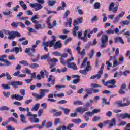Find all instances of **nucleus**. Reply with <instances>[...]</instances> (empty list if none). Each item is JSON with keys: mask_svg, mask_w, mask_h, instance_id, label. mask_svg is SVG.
Returning <instances> with one entry per match:
<instances>
[{"mask_svg": "<svg viewBox=\"0 0 130 130\" xmlns=\"http://www.w3.org/2000/svg\"><path fill=\"white\" fill-rule=\"evenodd\" d=\"M23 83L20 81H14L11 82H8V84H2L1 86L2 87L3 90H10L11 86H9L10 85L12 86L14 89H18L19 86H23Z\"/></svg>", "mask_w": 130, "mask_h": 130, "instance_id": "f257e3e1", "label": "nucleus"}, {"mask_svg": "<svg viewBox=\"0 0 130 130\" xmlns=\"http://www.w3.org/2000/svg\"><path fill=\"white\" fill-rule=\"evenodd\" d=\"M8 56L7 55H3L0 56V61L1 62H4L6 64H3L2 63H0V67H4V66H6V67H9V66H11L12 62H10V61L5 59V58H7Z\"/></svg>", "mask_w": 130, "mask_h": 130, "instance_id": "f03ea898", "label": "nucleus"}, {"mask_svg": "<svg viewBox=\"0 0 130 130\" xmlns=\"http://www.w3.org/2000/svg\"><path fill=\"white\" fill-rule=\"evenodd\" d=\"M126 100V103H122V101H116L115 103V104L116 105H118V107H124L125 106H128L130 104V100H128L126 99V98L123 99V102L125 101Z\"/></svg>", "mask_w": 130, "mask_h": 130, "instance_id": "7ed1b4c3", "label": "nucleus"}, {"mask_svg": "<svg viewBox=\"0 0 130 130\" xmlns=\"http://www.w3.org/2000/svg\"><path fill=\"white\" fill-rule=\"evenodd\" d=\"M32 95L34 97L36 98V100H40L45 96V92L43 89H40V94L32 93Z\"/></svg>", "mask_w": 130, "mask_h": 130, "instance_id": "20e7f679", "label": "nucleus"}, {"mask_svg": "<svg viewBox=\"0 0 130 130\" xmlns=\"http://www.w3.org/2000/svg\"><path fill=\"white\" fill-rule=\"evenodd\" d=\"M26 3L29 4V6L31 7V8H35V11H39V10H41V9L43 8V6H42V5L39 3H30L29 1H26Z\"/></svg>", "mask_w": 130, "mask_h": 130, "instance_id": "39448f33", "label": "nucleus"}, {"mask_svg": "<svg viewBox=\"0 0 130 130\" xmlns=\"http://www.w3.org/2000/svg\"><path fill=\"white\" fill-rule=\"evenodd\" d=\"M108 41V37L107 35L103 36L101 38V44L100 46V48H104L107 46L106 42Z\"/></svg>", "mask_w": 130, "mask_h": 130, "instance_id": "423d86ee", "label": "nucleus"}, {"mask_svg": "<svg viewBox=\"0 0 130 130\" xmlns=\"http://www.w3.org/2000/svg\"><path fill=\"white\" fill-rule=\"evenodd\" d=\"M107 87L110 89L116 88V86L115 85V80L114 79H112L107 81Z\"/></svg>", "mask_w": 130, "mask_h": 130, "instance_id": "0eeeda50", "label": "nucleus"}, {"mask_svg": "<svg viewBox=\"0 0 130 130\" xmlns=\"http://www.w3.org/2000/svg\"><path fill=\"white\" fill-rule=\"evenodd\" d=\"M123 16H124V12L122 11L115 18L114 23H115V24H117V23L119 22L120 19H121Z\"/></svg>", "mask_w": 130, "mask_h": 130, "instance_id": "6e6552de", "label": "nucleus"}, {"mask_svg": "<svg viewBox=\"0 0 130 130\" xmlns=\"http://www.w3.org/2000/svg\"><path fill=\"white\" fill-rule=\"evenodd\" d=\"M67 67L69 69H72L73 71H77V70H78V67H77L75 62L68 63Z\"/></svg>", "mask_w": 130, "mask_h": 130, "instance_id": "1a4fd4ad", "label": "nucleus"}, {"mask_svg": "<svg viewBox=\"0 0 130 130\" xmlns=\"http://www.w3.org/2000/svg\"><path fill=\"white\" fill-rule=\"evenodd\" d=\"M75 112H79L80 113H84L85 111H88V108H84L82 109V107H79L75 109Z\"/></svg>", "mask_w": 130, "mask_h": 130, "instance_id": "9d476101", "label": "nucleus"}, {"mask_svg": "<svg viewBox=\"0 0 130 130\" xmlns=\"http://www.w3.org/2000/svg\"><path fill=\"white\" fill-rule=\"evenodd\" d=\"M42 46H44V50H45V51L48 52V48H47V47H48V46H49V42H43L42 43Z\"/></svg>", "mask_w": 130, "mask_h": 130, "instance_id": "9b49d317", "label": "nucleus"}, {"mask_svg": "<svg viewBox=\"0 0 130 130\" xmlns=\"http://www.w3.org/2000/svg\"><path fill=\"white\" fill-rule=\"evenodd\" d=\"M116 125V118H113L111 120V123L109 125V128H111L112 126H115Z\"/></svg>", "mask_w": 130, "mask_h": 130, "instance_id": "f8f14e48", "label": "nucleus"}, {"mask_svg": "<svg viewBox=\"0 0 130 130\" xmlns=\"http://www.w3.org/2000/svg\"><path fill=\"white\" fill-rule=\"evenodd\" d=\"M16 37H21V34L18 31H12V39H15Z\"/></svg>", "mask_w": 130, "mask_h": 130, "instance_id": "ddd939ff", "label": "nucleus"}, {"mask_svg": "<svg viewBox=\"0 0 130 130\" xmlns=\"http://www.w3.org/2000/svg\"><path fill=\"white\" fill-rule=\"evenodd\" d=\"M4 33H5V34H6V35L9 36L7 38L8 39H9V40H12V37H13V36H12L13 31H10L9 30H5Z\"/></svg>", "mask_w": 130, "mask_h": 130, "instance_id": "4468645a", "label": "nucleus"}, {"mask_svg": "<svg viewBox=\"0 0 130 130\" xmlns=\"http://www.w3.org/2000/svg\"><path fill=\"white\" fill-rule=\"evenodd\" d=\"M120 117L122 118V119H125V118L130 119V114L127 113H125V114H120Z\"/></svg>", "mask_w": 130, "mask_h": 130, "instance_id": "2eb2a0df", "label": "nucleus"}, {"mask_svg": "<svg viewBox=\"0 0 130 130\" xmlns=\"http://www.w3.org/2000/svg\"><path fill=\"white\" fill-rule=\"evenodd\" d=\"M61 48V44L60 41H57L54 45V49H57L58 48Z\"/></svg>", "mask_w": 130, "mask_h": 130, "instance_id": "dca6fc26", "label": "nucleus"}, {"mask_svg": "<svg viewBox=\"0 0 130 130\" xmlns=\"http://www.w3.org/2000/svg\"><path fill=\"white\" fill-rule=\"evenodd\" d=\"M29 120L31 122H35V123H39V121H40V120H39V119L36 118V117H30L29 118Z\"/></svg>", "mask_w": 130, "mask_h": 130, "instance_id": "f3484780", "label": "nucleus"}, {"mask_svg": "<svg viewBox=\"0 0 130 130\" xmlns=\"http://www.w3.org/2000/svg\"><path fill=\"white\" fill-rule=\"evenodd\" d=\"M40 106V104L37 103L31 109V111H37L39 109V107Z\"/></svg>", "mask_w": 130, "mask_h": 130, "instance_id": "a211bd4d", "label": "nucleus"}, {"mask_svg": "<svg viewBox=\"0 0 130 130\" xmlns=\"http://www.w3.org/2000/svg\"><path fill=\"white\" fill-rule=\"evenodd\" d=\"M19 4L20 5L21 7L22 8L23 10H24L25 11L27 10V5H26V4H25L24 1H19Z\"/></svg>", "mask_w": 130, "mask_h": 130, "instance_id": "6ab92c4d", "label": "nucleus"}, {"mask_svg": "<svg viewBox=\"0 0 130 130\" xmlns=\"http://www.w3.org/2000/svg\"><path fill=\"white\" fill-rule=\"evenodd\" d=\"M119 64V62H118V61L117 60V58H116V56H114V61L113 63V68H115V67H117Z\"/></svg>", "mask_w": 130, "mask_h": 130, "instance_id": "aec40b11", "label": "nucleus"}, {"mask_svg": "<svg viewBox=\"0 0 130 130\" xmlns=\"http://www.w3.org/2000/svg\"><path fill=\"white\" fill-rule=\"evenodd\" d=\"M20 120L22 123L26 124L27 123V121L26 120V117L23 114L20 115Z\"/></svg>", "mask_w": 130, "mask_h": 130, "instance_id": "412c9836", "label": "nucleus"}, {"mask_svg": "<svg viewBox=\"0 0 130 130\" xmlns=\"http://www.w3.org/2000/svg\"><path fill=\"white\" fill-rule=\"evenodd\" d=\"M94 101L92 100H90L88 101H87L85 106H84V108H88V107H89V106H90V105H91L92 103H93Z\"/></svg>", "mask_w": 130, "mask_h": 130, "instance_id": "4be33fe9", "label": "nucleus"}, {"mask_svg": "<svg viewBox=\"0 0 130 130\" xmlns=\"http://www.w3.org/2000/svg\"><path fill=\"white\" fill-rule=\"evenodd\" d=\"M11 52H16V54H18L19 51H20V48L19 47H14L11 50Z\"/></svg>", "mask_w": 130, "mask_h": 130, "instance_id": "5701e85b", "label": "nucleus"}, {"mask_svg": "<svg viewBox=\"0 0 130 130\" xmlns=\"http://www.w3.org/2000/svg\"><path fill=\"white\" fill-rule=\"evenodd\" d=\"M72 20L71 18H69L67 20V22H65L66 27H68L69 25L70 27H72Z\"/></svg>", "mask_w": 130, "mask_h": 130, "instance_id": "b1692460", "label": "nucleus"}, {"mask_svg": "<svg viewBox=\"0 0 130 130\" xmlns=\"http://www.w3.org/2000/svg\"><path fill=\"white\" fill-rule=\"evenodd\" d=\"M74 105H83V102L80 100L75 101L73 102Z\"/></svg>", "mask_w": 130, "mask_h": 130, "instance_id": "393cba45", "label": "nucleus"}, {"mask_svg": "<svg viewBox=\"0 0 130 130\" xmlns=\"http://www.w3.org/2000/svg\"><path fill=\"white\" fill-rule=\"evenodd\" d=\"M90 61H88L87 62V66L86 67V70L87 72H89V71H91V70H92V67H91V66H90Z\"/></svg>", "mask_w": 130, "mask_h": 130, "instance_id": "a878e982", "label": "nucleus"}, {"mask_svg": "<svg viewBox=\"0 0 130 130\" xmlns=\"http://www.w3.org/2000/svg\"><path fill=\"white\" fill-rule=\"evenodd\" d=\"M72 122L79 124V123H81V122H82V120H81V119H73L72 120Z\"/></svg>", "mask_w": 130, "mask_h": 130, "instance_id": "bb28decb", "label": "nucleus"}, {"mask_svg": "<svg viewBox=\"0 0 130 130\" xmlns=\"http://www.w3.org/2000/svg\"><path fill=\"white\" fill-rule=\"evenodd\" d=\"M48 4L49 6H53L56 4V1L55 0L49 1L48 2Z\"/></svg>", "mask_w": 130, "mask_h": 130, "instance_id": "cd10ccee", "label": "nucleus"}, {"mask_svg": "<svg viewBox=\"0 0 130 130\" xmlns=\"http://www.w3.org/2000/svg\"><path fill=\"white\" fill-rule=\"evenodd\" d=\"M38 19H39V18L37 17L36 15H35L32 17L31 21L32 23H34V24H35V23H37L38 21H36V20H38Z\"/></svg>", "mask_w": 130, "mask_h": 130, "instance_id": "c85d7f7f", "label": "nucleus"}, {"mask_svg": "<svg viewBox=\"0 0 130 130\" xmlns=\"http://www.w3.org/2000/svg\"><path fill=\"white\" fill-rule=\"evenodd\" d=\"M26 116H29V117H37V114H32V112H28L26 115Z\"/></svg>", "mask_w": 130, "mask_h": 130, "instance_id": "c756f323", "label": "nucleus"}, {"mask_svg": "<svg viewBox=\"0 0 130 130\" xmlns=\"http://www.w3.org/2000/svg\"><path fill=\"white\" fill-rule=\"evenodd\" d=\"M5 76H6V79L7 81H11L12 80V77L8 72L5 73Z\"/></svg>", "mask_w": 130, "mask_h": 130, "instance_id": "7c9ffc66", "label": "nucleus"}, {"mask_svg": "<svg viewBox=\"0 0 130 130\" xmlns=\"http://www.w3.org/2000/svg\"><path fill=\"white\" fill-rule=\"evenodd\" d=\"M39 64L38 63H32L29 65V68H31V69H36V68H39Z\"/></svg>", "mask_w": 130, "mask_h": 130, "instance_id": "2f4dec72", "label": "nucleus"}, {"mask_svg": "<svg viewBox=\"0 0 130 130\" xmlns=\"http://www.w3.org/2000/svg\"><path fill=\"white\" fill-rule=\"evenodd\" d=\"M35 27H36V29L37 30H39V29H42V25H41V24H38V23H35Z\"/></svg>", "mask_w": 130, "mask_h": 130, "instance_id": "473e14b6", "label": "nucleus"}, {"mask_svg": "<svg viewBox=\"0 0 130 130\" xmlns=\"http://www.w3.org/2000/svg\"><path fill=\"white\" fill-rule=\"evenodd\" d=\"M49 42V47H52L54 45V43H55V40H51L50 41H48Z\"/></svg>", "mask_w": 130, "mask_h": 130, "instance_id": "72a5a7b5", "label": "nucleus"}, {"mask_svg": "<svg viewBox=\"0 0 130 130\" xmlns=\"http://www.w3.org/2000/svg\"><path fill=\"white\" fill-rule=\"evenodd\" d=\"M16 100H23V99H24V96H22L20 94H16Z\"/></svg>", "mask_w": 130, "mask_h": 130, "instance_id": "f704fd0d", "label": "nucleus"}, {"mask_svg": "<svg viewBox=\"0 0 130 130\" xmlns=\"http://www.w3.org/2000/svg\"><path fill=\"white\" fill-rule=\"evenodd\" d=\"M90 86L91 88H101V86L98 84L91 83Z\"/></svg>", "mask_w": 130, "mask_h": 130, "instance_id": "c9c22d12", "label": "nucleus"}, {"mask_svg": "<svg viewBox=\"0 0 130 130\" xmlns=\"http://www.w3.org/2000/svg\"><path fill=\"white\" fill-rule=\"evenodd\" d=\"M22 73H24V74H28V75L31 74V70H30L28 68H26L25 70H23Z\"/></svg>", "mask_w": 130, "mask_h": 130, "instance_id": "e433bc0d", "label": "nucleus"}, {"mask_svg": "<svg viewBox=\"0 0 130 130\" xmlns=\"http://www.w3.org/2000/svg\"><path fill=\"white\" fill-rule=\"evenodd\" d=\"M124 26L130 25V21L128 20L123 21L121 22Z\"/></svg>", "mask_w": 130, "mask_h": 130, "instance_id": "4c0bfd02", "label": "nucleus"}, {"mask_svg": "<svg viewBox=\"0 0 130 130\" xmlns=\"http://www.w3.org/2000/svg\"><path fill=\"white\" fill-rule=\"evenodd\" d=\"M100 6H101V5L99 2H96L94 4V9H100Z\"/></svg>", "mask_w": 130, "mask_h": 130, "instance_id": "58836bf2", "label": "nucleus"}, {"mask_svg": "<svg viewBox=\"0 0 130 130\" xmlns=\"http://www.w3.org/2000/svg\"><path fill=\"white\" fill-rule=\"evenodd\" d=\"M0 110L1 111H4V110L8 111L9 110V107H8L7 106H3L0 107Z\"/></svg>", "mask_w": 130, "mask_h": 130, "instance_id": "ea45409f", "label": "nucleus"}, {"mask_svg": "<svg viewBox=\"0 0 130 130\" xmlns=\"http://www.w3.org/2000/svg\"><path fill=\"white\" fill-rule=\"evenodd\" d=\"M11 26L14 28H18L19 26V22H14L11 24Z\"/></svg>", "mask_w": 130, "mask_h": 130, "instance_id": "a19ab883", "label": "nucleus"}, {"mask_svg": "<svg viewBox=\"0 0 130 130\" xmlns=\"http://www.w3.org/2000/svg\"><path fill=\"white\" fill-rule=\"evenodd\" d=\"M63 113H64V114H66V115H68L70 113V111H71V110H70L68 108H64L63 110Z\"/></svg>", "mask_w": 130, "mask_h": 130, "instance_id": "79ce46f5", "label": "nucleus"}, {"mask_svg": "<svg viewBox=\"0 0 130 130\" xmlns=\"http://www.w3.org/2000/svg\"><path fill=\"white\" fill-rule=\"evenodd\" d=\"M52 54L55 55V56H61V53L58 51L53 52Z\"/></svg>", "mask_w": 130, "mask_h": 130, "instance_id": "37998d69", "label": "nucleus"}, {"mask_svg": "<svg viewBox=\"0 0 130 130\" xmlns=\"http://www.w3.org/2000/svg\"><path fill=\"white\" fill-rule=\"evenodd\" d=\"M115 5V4H114V2H111L109 7V11H112V9L113 8V7H114Z\"/></svg>", "mask_w": 130, "mask_h": 130, "instance_id": "c03bdc74", "label": "nucleus"}, {"mask_svg": "<svg viewBox=\"0 0 130 130\" xmlns=\"http://www.w3.org/2000/svg\"><path fill=\"white\" fill-rule=\"evenodd\" d=\"M103 74V72L99 71L98 74L95 75V78H96V79H100V78H101V76H102Z\"/></svg>", "mask_w": 130, "mask_h": 130, "instance_id": "a18cd8bd", "label": "nucleus"}, {"mask_svg": "<svg viewBox=\"0 0 130 130\" xmlns=\"http://www.w3.org/2000/svg\"><path fill=\"white\" fill-rule=\"evenodd\" d=\"M85 115H86L87 116H89V117H92V116H93L94 115L93 114V112H90V111H88V112H86L85 113Z\"/></svg>", "mask_w": 130, "mask_h": 130, "instance_id": "49530a36", "label": "nucleus"}, {"mask_svg": "<svg viewBox=\"0 0 130 130\" xmlns=\"http://www.w3.org/2000/svg\"><path fill=\"white\" fill-rule=\"evenodd\" d=\"M94 54H95V52L94 51V50H91L90 53L89 54V56L90 57L89 58L91 59V58H93V56H94Z\"/></svg>", "mask_w": 130, "mask_h": 130, "instance_id": "de8ad7c7", "label": "nucleus"}, {"mask_svg": "<svg viewBox=\"0 0 130 130\" xmlns=\"http://www.w3.org/2000/svg\"><path fill=\"white\" fill-rule=\"evenodd\" d=\"M19 63H20L21 64H23V66H29V63H28V62L25 60L20 61L19 62Z\"/></svg>", "mask_w": 130, "mask_h": 130, "instance_id": "09e8293b", "label": "nucleus"}, {"mask_svg": "<svg viewBox=\"0 0 130 130\" xmlns=\"http://www.w3.org/2000/svg\"><path fill=\"white\" fill-rule=\"evenodd\" d=\"M93 90H91V88H86L85 89V92H86L88 94H89L90 95H92L93 94V92L92 91Z\"/></svg>", "mask_w": 130, "mask_h": 130, "instance_id": "8fccbe9b", "label": "nucleus"}, {"mask_svg": "<svg viewBox=\"0 0 130 130\" xmlns=\"http://www.w3.org/2000/svg\"><path fill=\"white\" fill-rule=\"evenodd\" d=\"M52 126V122H48L46 125V127L47 128H49Z\"/></svg>", "mask_w": 130, "mask_h": 130, "instance_id": "3c124183", "label": "nucleus"}, {"mask_svg": "<svg viewBox=\"0 0 130 130\" xmlns=\"http://www.w3.org/2000/svg\"><path fill=\"white\" fill-rule=\"evenodd\" d=\"M58 104H66L68 103V102L64 100H62L61 101H59L57 102Z\"/></svg>", "mask_w": 130, "mask_h": 130, "instance_id": "603ef678", "label": "nucleus"}, {"mask_svg": "<svg viewBox=\"0 0 130 130\" xmlns=\"http://www.w3.org/2000/svg\"><path fill=\"white\" fill-rule=\"evenodd\" d=\"M106 64H107V70L109 71L110 70V68L112 67V64L110 63L109 61H107L106 62Z\"/></svg>", "mask_w": 130, "mask_h": 130, "instance_id": "864d4df0", "label": "nucleus"}, {"mask_svg": "<svg viewBox=\"0 0 130 130\" xmlns=\"http://www.w3.org/2000/svg\"><path fill=\"white\" fill-rule=\"evenodd\" d=\"M60 61L61 63L62 64H63V66H66V64H67V61H66L64 60V59H63V58H61L60 60Z\"/></svg>", "mask_w": 130, "mask_h": 130, "instance_id": "5fc2aeb1", "label": "nucleus"}, {"mask_svg": "<svg viewBox=\"0 0 130 130\" xmlns=\"http://www.w3.org/2000/svg\"><path fill=\"white\" fill-rule=\"evenodd\" d=\"M9 122L10 121H13V122H15V123H17L18 122V120L16 119V118L14 117H11L9 118Z\"/></svg>", "mask_w": 130, "mask_h": 130, "instance_id": "6e6d98bb", "label": "nucleus"}, {"mask_svg": "<svg viewBox=\"0 0 130 130\" xmlns=\"http://www.w3.org/2000/svg\"><path fill=\"white\" fill-rule=\"evenodd\" d=\"M106 33L107 34H114V30L111 29V28H110L106 31Z\"/></svg>", "mask_w": 130, "mask_h": 130, "instance_id": "4d7b16f0", "label": "nucleus"}, {"mask_svg": "<svg viewBox=\"0 0 130 130\" xmlns=\"http://www.w3.org/2000/svg\"><path fill=\"white\" fill-rule=\"evenodd\" d=\"M3 94L5 96V97H10L11 96V93L10 92H6V91H4L3 92Z\"/></svg>", "mask_w": 130, "mask_h": 130, "instance_id": "13d9d810", "label": "nucleus"}, {"mask_svg": "<svg viewBox=\"0 0 130 130\" xmlns=\"http://www.w3.org/2000/svg\"><path fill=\"white\" fill-rule=\"evenodd\" d=\"M92 114L94 115V113H98L99 112H100V109H94L92 111Z\"/></svg>", "mask_w": 130, "mask_h": 130, "instance_id": "bf43d9fd", "label": "nucleus"}, {"mask_svg": "<svg viewBox=\"0 0 130 130\" xmlns=\"http://www.w3.org/2000/svg\"><path fill=\"white\" fill-rule=\"evenodd\" d=\"M26 93H27V91L25 89L20 90V93L21 94V95H23V96H25Z\"/></svg>", "mask_w": 130, "mask_h": 130, "instance_id": "052dcab7", "label": "nucleus"}, {"mask_svg": "<svg viewBox=\"0 0 130 130\" xmlns=\"http://www.w3.org/2000/svg\"><path fill=\"white\" fill-rule=\"evenodd\" d=\"M70 14H71L70 10H67L64 14V18H67V17H68Z\"/></svg>", "mask_w": 130, "mask_h": 130, "instance_id": "680f3d73", "label": "nucleus"}, {"mask_svg": "<svg viewBox=\"0 0 130 130\" xmlns=\"http://www.w3.org/2000/svg\"><path fill=\"white\" fill-rule=\"evenodd\" d=\"M119 93L120 95H124V94H125V91L124 90V89L120 88L119 91Z\"/></svg>", "mask_w": 130, "mask_h": 130, "instance_id": "e2e57ef3", "label": "nucleus"}, {"mask_svg": "<svg viewBox=\"0 0 130 130\" xmlns=\"http://www.w3.org/2000/svg\"><path fill=\"white\" fill-rule=\"evenodd\" d=\"M101 117L100 116H94L92 120L93 121H98L99 119H101Z\"/></svg>", "mask_w": 130, "mask_h": 130, "instance_id": "0e129e2a", "label": "nucleus"}, {"mask_svg": "<svg viewBox=\"0 0 130 130\" xmlns=\"http://www.w3.org/2000/svg\"><path fill=\"white\" fill-rule=\"evenodd\" d=\"M53 78H54V77H53V76L50 75H49V78L47 79V81L48 82V83H49V82H50V81H51Z\"/></svg>", "mask_w": 130, "mask_h": 130, "instance_id": "69168bd1", "label": "nucleus"}, {"mask_svg": "<svg viewBox=\"0 0 130 130\" xmlns=\"http://www.w3.org/2000/svg\"><path fill=\"white\" fill-rule=\"evenodd\" d=\"M74 124H70L69 125H68L67 127V130H72V127H74Z\"/></svg>", "mask_w": 130, "mask_h": 130, "instance_id": "338daca9", "label": "nucleus"}, {"mask_svg": "<svg viewBox=\"0 0 130 130\" xmlns=\"http://www.w3.org/2000/svg\"><path fill=\"white\" fill-rule=\"evenodd\" d=\"M59 122H60V119L59 118H56L55 121V125H57Z\"/></svg>", "mask_w": 130, "mask_h": 130, "instance_id": "774afa93", "label": "nucleus"}]
</instances>
